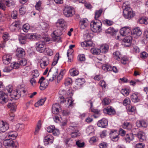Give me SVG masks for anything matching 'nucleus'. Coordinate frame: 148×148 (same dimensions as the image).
<instances>
[{"label":"nucleus","instance_id":"nucleus-1","mask_svg":"<svg viewBox=\"0 0 148 148\" xmlns=\"http://www.w3.org/2000/svg\"><path fill=\"white\" fill-rule=\"evenodd\" d=\"M122 8L123 10V16L126 18H130L133 17L134 14L130 8L128 1L125 2L123 3Z\"/></svg>","mask_w":148,"mask_h":148},{"label":"nucleus","instance_id":"nucleus-2","mask_svg":"<svg viewBox=\"0 0 148 148\" xmlns=\"http://www.w3.org/2000/svg\"><path fill=\"white\" fill-rule=\"evenodd\" d=\"M101 22L99 21L98 22H96L93 21L90 24V27L91 30L94 32H99L102 30Z\"/></svg>","mask_w":148,"mask_h":148},{"label":"nucleus","instance_id":"nucleus-3","mask_svg":"<svg viewBox=\"0 0 148 148\" xmlns=\"http://www.w3.org/2000/svg\"><path fill=\"white\" fill-rule=\"evenodd\" d=\"M63 13L66 17H71L75 14V10L72 7H66L63 10Z\"/></svg>","mask_w":148,"mask_h":148},{"label":"nucleus","instance_id":"nucleus-4","mask_svg":"<svg viewBox=\"0 0 148 148\" xmlns=\"http://www.w3.org/2000/svg\"><path fill=\"white\" fill-rule=\"evenodd\" d=\"M15 5L14 2L12 0H5L3 3L2 1L0 2V9L3 10L5 9L6 7L5 5L8 7H13Z\"/></svg>","mask_w":148,"mask_h":148},{"label":"nucleus","instance_id":"nucleus-5","mask_svg":"<svg viewBox=\"0 0 148 148\" xmlns=\"http://www.w3.org/2000/svg\"><path fill=\"white\" fill-rule=\"evenodd\" d=\"M62 34V32L60 29H57L53 31L51 34V36L53 40L55 41L60 42V36Z\"/></svg>","mask_w":148,"mask_h":148},{"label":"nucleus","instance_id":"nucleus-6","mask_svg":"<svg viewBox=\"0 0 148 148\" xmlns=\"http://www.w3.org/2000/svg\"><path fill=\"white\" fill-rule=\"evenodd\" d=\"M38 83L40 84V88L41 90H44L49 84L48 80L46 79L43 77H41Z\"/></svg>","mask_w":148,"mask_h":148},{"label":"nucleus","instance_id":"nucleus-7","mask_svg":"<svg viewBox=\"0 0 148 148\" xmlns=\"http://www.w3.org/2000/svg\"><path fill=\"white\" fill-rule=\"evenodd\" d=\"M36 48L37 51L39 52H44L45 50V43L41 41L38 42L36 44Z\"/></svg>","mask_w":148,"mask_h":148},{"label":"nucleus","instance_id":"nucleus-8","mask_svg":"<svg viewBox=\"0 0 148 148\" xmlns=\"http://www.w3.org/2000/svg\"><path fill=\"white\" fill-rule=\"evenodd\" d=\"M54 138L53 136L51 134H48L45 136L44 138L43 142L44 144L45 145H47L49 144H51L53 142Z\"/></svg>","mask_w":148,"mask_h":148},{"label":"nucleus","instance_id":"nucleus-9","mask_svg":"<svg viewBox=\"0 0 148 148\" xmlns=\"http://www.w3.org/2000/svg\"><path fill=\"white\" fill-rule=\"evenodd\" d=\"M119 133L116 130H112L110 133V137L111 140L113 141H116L119 138Z\"/></svg>","mask_w":148,"mask_h":148},{"label":"nucleus","instance_id":"nucleus-10","mask_svg":"<svg viewBox=\"0 0 148 148\" xmlns=\"http://www.w3.org/2000/svg\"><path fill=\"white\" fill-rule=\"evenodd\" d=\"M130 32L131 28L127 26L123 27L120 30V33L123 36H125L130 34Z\"/></svg>","mask_w":148,"mask_h":148},{"label":"nucleus","instance_id":"nucleus-11","mask_svg":"<svg viewBox=\"0 0 148 148\" xmlns=\"http://www.w3.org/2000/svg\"><path fill=\"white\" fill-rule=\"evenodd\" d=\"M3 145L6 148H13L14 143L13 141L10 139H6L3 140Z\"/></svg>","mask_w":148,"mask_h":148},{"label":"nucleus","instance_id":"nucleus-12","mask_svg":"<svg viewBox=\"0 0 148 148\" xmlns=\"http://www.w3.org/2000/svg\"><path fill=\"white\" fill-rule=\"evenodd\" d=\"M132 37L129 36L125 38L123 40V44L125 46L128 47L130 46L132 43Z\"/></svg>","mask_w":148,"mask_h":148},{"label":"nucleus","instance_id":"nucleus-13","mask_svg":"<svg viewBox=\"0 0 148 148\" xmlns=\"http://www.w3.org/2000/svg\"><path fill=\"white\" fill-rule=\"evenodd\" d=\"M87 103H89L90 105V109L91 111L94 113L95 114L93 115L94 117L96 118L99 116L100 115V111L97 109H95L93 108V103L90 100L89 101H87Z\"/></svg>","mask_w":148,"mask_h":148},{"label":"nucleus","instance_id":"nucleus-14","mask_svg":"<svg viewBox=\"0 0 148 148\" xmlns=\"http://www.w3.org/2000/svg\"><path fill=\"white\" fill-rule=\"evenodd\" d=\"M8 95L2 91H0V103L4 104L8 101Z\"/></svg>","mask_w":148,"mask_h":148},{"label":"nucleus","instance_id":"nucleus-15","mask_svg":"<svg viewBox=\"0 0 148 148\" xmlns=\"http://www.w3.org/2000/svg\"><path fill=\"white\" fill-rule=\"evenodd\" d=\"M9 128L8 123L6 121H0V130L2 132H5Z\"/></svg>","mask_w":148,"mask_h":148},{"label":"nucleus","instance_id":"nucleus-16","mask_svg":"<svg viewBox=\"0 0 148 148\" xmlns=\"http://www.w3.org/2000/svg\"><path fill=\"white\" fill-rule=\"evenodd\" d=\"M75 46L74 45H71L69 46V49L68 50L67 52V55L69 59L68 61L71 62L73 58V56L72 55L73 52L72 48Z\"/></svg>","mask_w":148,"mask_h":148},{"label":"nucleus","instance_id":"nucleus-17","mask_svg":"<svg viewBox=\"0 0 148 148\" xmlns=\"http://www.w3.org/2000/svg\"><path fill=\"white\" fill-rule=\"evenodd\" d=\"M49 63V62L48 58L46 56H44L40 61V66L42 68L45 69Z\"/></svg>","mask_w":148,"mask_h":148},{"label":"nucleus","instance_id":"nucleus-18","mask_svg":"<svg viewBox=\"0 0 148 148\" xmlns=\"http://www.w3.org/2000/svg\"><path fill=\"white\" fill-rule=\"evenodd\" d=\"M9 37V35L8 33L7 32H5L3 34V41H1L0 43V47L1 48H3L5 46V43L8 40V38Z\"/></svg>","mask_w":148,"mask_h":148},{"label":"nucleus","instance_id":"nucleus-19","mask_svg":"<svg viewBox=\"0 0 148 148\" xmlns=\"http://www.w3.org/2000/svg\"><path fill=\"white\" fill-rule=\"evenodd\" d=\"M108 123V120L105 118H103L99 121L97 123V125L99 127L102 128H106L107 126Z\"/></svg>","mask_w":148,"mask_h":148},{"label":"nucleus","instance_id":"nucleus-20","mask_svg":"<svg viewBox=\"0 0 148 148\" xmlns=\"http://www.w3.org/2000/svg\"><path fill=\"white\" fill-rule=\"evenodd\" d=\"M103 111L104 113H107L109 115H113L116 113V112L114 109L111 107L104 108L103 110Z\"/></svg>","mask_w":148,"mask_h":148},{"label":"nucleus","instance_id":"nucleus-21","mask_svg":"<svg viewBox=\"0 0 148 148\" xmlns=\"http://www.w3.org/2000/svg\"><path fill=\"white\" fill-rule=\"evenodd\" d=\"M69 94L68 95L69 96H71L73 95V94L71 92H70V91H69ZM74 101V100H73L71 97L66 98L65 99V101L67 102L69 107H71L73 106Z\"/></svg>","mask_w":148,"mask_h":148},{"label":"nucleus","instance_id":"nucleus-22","mask_svg":"<svg viewBox=\"0 0 148 148\" xmlns=\"http://www.w3.org/2000/svg\"><path fill=\"white\" fill-rule=\"evenodd\" d=\"M12 58L11 55L9 54L4 55L3 57V63L5 64H9L11 61Z\"/></svg>","mask_w":148,"mask_h":148},{"label":"nucleus","instance_id":"nucleus-23","mask_svg":"<svg viewBox=\"0 0 148 148\" xmlns=\"http://www.w3.org/2000/svg\"><path fill=\"white\" fill-rule=\"evenodd\" d=\"M25 54L24 50L22 48H18L16 51V55L19 58L23 56Z\"/></svg>","mask_w":148,"mask_h":148},{"label":"nucleus","instance_id":"nucleus-24","mask_svg":"<svg viewBox=\"0 0 148 148\" xmlns=\"http://www.w3.org/2000/svg\"><path fill=\"white\" fill-rule=\"evenodd\" d=\"M79 24L80 28L83 29L88 26L89 22L87 19L84 18L80 21Z\"/></svg>","mask_w":148,"mask_h":148},{"label":"nucleus","instance_id":"nucleus-25","mask_svg":"<svg viewBox=\"0 0 148 148\" xmlns=\"http://www.w3.org/2000/svg\"><path fill=\"white\" fill-rule=\"evenodd\" d=\"M60 108V106L59 104L56 103L53 104L52 107V112L54 114H57L59 112Z\"/></svg>","mask_w":148,"mask_h":148},{"label":"nucleus","instance_id":"nucleus-26","mask_svg":"<svg viewBox=\"0 0 148 148\" xmlns=\"http://www.w3.org/2000/svg\"><path fill=\"white\" fill-rule=\"evenodd\" d=\"M85 82V79L83 78H78L75 81V83L77 86L78 88H80L82 86Z\"/></svg>","mask_w":148,"mask_h":148},{"label":"nucleus","instance_id":"nucleus-27","mask_svg":"<svg viewBox=\"0 0 148 148\" xmlns=\"http://www.w3.org/2000/svg\"><path fill=\"white\" fill-rule=\"evenodd\" d=\"M18 135L16 131H10L7 134L8 137L11 139H15Z\"/></svg>","mask_w":148,"mask_h":148},{"label":"nucleus","instance_id":"nucleus-28","mask_svg":"<svg viewBox=\"0 0 148 148\" xmlns=\"http://www.w3.org/2000/svg\"><path fill=\"white\" fill-rule=\"evenodd\" d=\"M138 94V92H135L133 93L131 96V98L132 101L136 103L139 101Z\"/></svg>","mask_w":148,"mask_h":148},{"label":"nucleus","instance_id":"nucleus-29","mask_svg":"<svg viewBox=\"0 0 148 148\" xmlns=\"http://www.w3.org/2000/svg\"><path fill=\"white\" fill-rule=\"evenodd\" d=\"M139 32V28L136 27L132 30L131 31V34L132 35L134 38H138L139 37L138 33Z\"/></svg>","mask_w":148,"mask_h":148},{"label":"nucleus","instance_id":"nucleus-30","mask_svg":"<svg viewBox=\"0 0 148 148\" xmlns=\"http://www.w3.org/2000/svg\"><path fill=\"white\" fill-rule=\"evenodd\" d=\"M26 91V90L24 88H21L19 89H18L16 90V92L17 94L15 95V97H17V98H19L21 96V93L25 94Z\"/></svg>","mask_w":148,"mask_h":148},{"label":"nucleus","instance_id":"nucleus-31","mask_svg":"<svg viewBox=\"0 0 148 148\" xmlns=\"http://www.w3.org/2000/svg\"><path fill=\"white\" fill-rule=\"evenodd\" d=\"M124 139L127 143H129L134 139L133 134H127Z\"/></svg>","mask_w":148,"mask_h":148},{"label":"nucleus","instance_id":"nucleus-32","mask_svg":"<svg viewBox=\"0 0 148 148\" xmlns=\"http://www.w3.org/2000/svg\"><path fill=\"white\" fill-rule=\"evenodd\" d=\"M108 49L109 46L108 45L103 44L101 46L100 51V52L102 53H106L108 51Z\"/></svg>","mask_w":148,"mask_h":148},{"label":"nucleus","instance_id":"nucleus-33","mask_svg":"<svg viewBox=\"0 0 148 148\" xmlns=\"http://www.w3.org/2000/svg\"><path fill=\"white\" fill-rule=\"evenodd\" d=\"M123 127L128 130H131L132 128V125L130 122H124L122 125Z\"/></svg>","mask_w":148,"mask_h":148},{"label":"nucleus","instance_id":"nucleus-34","mask_svg":"<svg viewBox=\"0 0 148 148\" xmlns=\"http://www.w3.org/2000/svg\"><path fill=\"white\" fill-rule=\"evenodd\" d=\"M113 58L118 61H120L122 55L119 51H116L113 53Z\"/></svg>","mask_w":148,"mask_h":148},{"label":"nucleus","instance_id":"nucleus-35","mask_svg":"<svg viewBox=\"0 0 148 148\" xmlns=\"http://www.w3.org/2000/svg\"><path fill=\"white\" fill-rule=\"evenodd\" d=\"M46 100V98L44 97L39 100L35 104V107H38L39 106L42 105Z\"/></svg>","mask_w":148,"mask_h":148},{"label":"nucleus","instance_id":"nucleus-36","mask_svg":"<svg viewBox=\"0 0 148 148\" xmlns=\"http://www.w3.org/2000/svg\"><path fill=\"white\" fill-rule=\"evenodd\" d=\"M8 108L10 109L11 112H15L16 109V105L14 103H10L8 105Z\"/></svg>","mask_w":148,"mask_h":148},{"label":"nucleus","instance_id":"nucleus-37","mask_svg":"<svg viewBox=\"0 0 148 148\" xmlns=\"http://www.w3.org/2000/svg\"><path fill=\"white\" fill-rule=\"evenodd\" d=\"M70 73L71 76H75L78 75L79 74V72L76 69L73 68L71 69L69 71Z\"/></svg>","mask_w":148,"mask_h":148},{"label":"nucleus","instance_id":"nucleus-38","mask_svg":"<svg viewBox=\"0 0 148 148\" xmlns=\"http://www.w3.org/2000/svg\"><path fill=\"white\" fill-rule=\"evenodd\" d=\"M103 12V10L100 9L98 10H96L95 13V18L96 20L101 15Z\"/></svg>","mask_w":148,"mask_h":148},{"label":"nucleus","instance_id":"nucleus-39","mask_svg":"<svg viewBox=\"0 0 148 148\" xmlns=\"http://www.w3.org/2000/svg\"><path fill=\"white\" fill-rule=\"evenodd\" d=\"M59 53H57L54 58V59L52 63V65L53 66H55L57 64L59 58Z\"/></svg>","mask_w":148,"mask_h":148},{"label":"nucleus","instance_id":"nucleus-40","mask_svg":"<svg viewBox=\"0 0 148 148\" xmlns=\"http://www.w3.org/2000/svg\"><path fill=\"white\" fill-rule=\"evenodd\" d=\"M58 70L56 69V71L55 73L53 74L51 76H49V74H48L47 76V77H48V78L47 79H48V81H49L51 82L52 81L56 78V76L58 73Z\"/></svg>","mask_w":148,"mask_h":148},{"label":"nucleus","instance_id":"nucleus-41","mask_svg":"<svg viewBox=\"0 0 148 148\" xmlns=\"http://www.w3.org/2000/svg\"><path fill=\"white\" fill-rule=\"evenodd\" d=\"M41 1H39L38 2L36 3V4L35 6L36 9L39 12L41 11L42 10V7L41 6Z\"/></svg>","mask_w":148,"mask_h":148},{"label":"nucleus","instance_id":"nucleus-42","mask_svg":"<svg viewBox=\"0 0 148 148\" xmlns=\"http://www.w3.org/2000/svg\"><path fill=\"white\" fill-rule=\"evenodd\" d=\"M148 23V19L145 17H143L139 19V23L147 25Z\"/></svg>","mask_w":148,"mask_h":148},{"label":"nucleus","instance_id":"nucleus-43","mask_svg":"<svg viewBox=\"0 0 148 148\" xmlns=\"http://www.w3.org/2000/svg\"><path fill=\"white\" fill-rule=\"evenodd\" d=\"M18 26V24L17 22H14L10 25V29L12 31H14Z\"/></svg>","mask_w":148,"mask_h":148},{"label":"nucleus","instance_id":"nucleus-44","mask_svg":"<svg viewBox=\"0 0 148 148\" xmlns=\"http://www.w3.org/2000/svg\"><path fill=\"white\" fill-rule=\"evenodd\" d=\"M139 125L140 127H146L147 126V121L145 119H141L139 121Z\"/></svg>","mask_w":148,"mask_h":148},{"label":"nucleus","instance_id":"nucleus-45","mask_svg":"<svg viewBox=\"0 0 148 148\" xmlns=\"http://www.w3.org/2000/svg\"><path fill=\"white\" fill-rule=\"evenodd\" d=\"M102 68L106 71H111V66L109 64H105L103 65Z\"/></svg>","mask_w":148,"mask_h":148},{"label":"nucleus","instance_id":"nucleus-46","mask_svg":"<svg viewBox=\"0 0 148 148\" xmlns=\"http://www.w3.org/2000/svg\"><path fill=\"white\" fill-rule=\"evenodd\" d=\"M80 134L78 130L73 132L71 134V137L73 138H75L77 136H79Z\"/></svg>","mask_w":148,"mask_h":148},{"label":"nucleus","instance_id":"nucleus-47","mask_svg":"<svg viewBox=\"0 0 148 148\" xmlns=\"http://www.w3.org/2000/svg\"><path fill=\"white\" fill-rule=\"evenodd\" d=\"M91 52L94 55H99L100 53V49L97 48H93L91 49Z\"/></svg>","mask_w":148,"mask_h":148},{"label":"nucleus","instance_id":"nucleus-48","mask_svg":"<svg viewBox=\"0 0 148 148\" xmlns=\"http://www.w3.org/2000/svg\"><path fill=\"white\" fill-rule=\"evenodd\" d=\"M25 126L23 124L18 123L16 124V129L18 131H20L23 129Z\"/></svg>","mask_w":148,"mask_h":148},{"label":"nucleus","instance_id":"nucleus-49","mask_svg":"<svg viewBox=\"0 0 148 148\" xmlns=\"http://www.w3.org/2000/svg\"><path fill=\"white\" fill-rule=\"evenodd\" d=\"M130 91L128 89L124 88L121 90V93L125 96H127L129 94Z\"/></svg>","mask_w":148,"mask_h":148},{"label":"nucleus","instance_id":"nucleus-50","mask_svg":"<svg viewBox=\"0 0 148 148\" xmlns=\"http://www.w3.org/2000/svg\"><path fill=\"white\" fill-rule=\"evenodd\" d=\"M94 131V130L93 127L92 126H90L88 127L86 130V133L89 134H90L93 132Z\"/></svg>","mask_w":148,"mask_h":148},{"label":"nucleus","instance_id":"nucleus-51","mask_svg":"<svg viewBox=\"0 0 148 148\" xmlns=\"http://www.w3.org/2000/svg\"><path fill=\"white\" fill-rule=\"evenodd\" d=\"M26 36H21L19 38V42L22 44H25L26 42Z\"/></svg>","mask_w":148,"mask_h":148},{"label":"nucleus","instance_id":"nucleus-52","mask_svg":"<svg viewBox=\"0 0 148 148\" xmlns=\"http://www.w3.org/2000/svg\"><path fill=\"white\" fill-rule=\"evenodd\" d=\"M39 75V73L38 70H34L32 71V75L34 78H36Z\"/></svg>","mask_w":148,"mask_h":148},{"label":"nucleus","instance_id":"nucleus-53","mask_svg":"<svg viewBox=\"0 0 148 148\" xmlns=\"http://www.w3.org/2000/svg\"><path fill=\"white\" fill-rule=\"evenodd\" d=\"M72 81L71 78L69 77H67L66 78L65 82L64 84L66 86H68L70 84H72Z\"/></svg>","mask_w":148,"mask_h":148},{"label":"nucleus","instance_id":"nucleus-54","mask_svg":"<svg viewBox=\"0 0 148 148\" xmlns=\"http://www.w3.org/2000/svg\"><path fill=\"white\" fill-rule=\"evenodd\" d=\"M44 52L46 54L50 56L53 55V52L51 49L46 47L45 50Z\"/></svg>","mask_w":148,"mask_h":148},{"label":"nucleus","instance_id":"nucleus-55","mask_svg":"<svg viewBox=\"0 0 148 148\" xmlns=\"http://www.w3.org/2000/svg\"><path fill=\"white\" fill-rule=\"evenodd\" d=\"M127 108L129 112H134L136 110L135 107L131 105H130L128 107H127Z\"/></svg>","mask_w":148,"mask_h":148},{"label":"nucleus","instance_id":"nucleus-56","mask_svg":"<svg viewBox=\"0 0 148 148\" xmlns=\"http://www.w3.org/2000/svg\"><path fill=\"white\" fill-rule=\"evenodd\" d=\"M30 29V26L29 24L26 23L23 27V29L25 32H27Z\"/></svg>","mask_w":148,"mask_h":148},{"label":"nucleus","instance_id":"nucleus-57","mask_svg":"<svg viewBox=\"0 0 148 148\" xmlns=\"http://www.w3.org/2000/svg\"><path fill=\"white\" fill-rule=\"evenodd\" d=\"M145 138V133L142 132H139V141L143 142Z\"/></svg>","mask_w":148,"mask_h":148},{"label":"nucleus","instance_id":"nucleus-58","mask_svg":"<svg viewBox=\"0 0 148 148\" xmlns=\"http://www.w3.org/2000/svg\"><path fill=\"white\" fill-rule=\"evenodd\" d=\"M27 38L29 39H35L36 38V35L32 34H28L26 35Z\"/></svg>","mask_w":148,"mask_h":148},{"label":"nucleus","instance_id":"nucleus-59","mask_svg":"<svg viewBox=\"0 0 148 148\" xmlns=\"http://www.w3.org/2000/svg\"><path fill=\"white\" fill-rule=\"evenodd\" d=\"M27 62L26 59L25 58L22 59L19 62V64L22 66H24L27 64Z\"/></svg>","mask_w":148,"mask_h":148},{"label":"nucleus","instance_id":"nucleus-60","mask_svg":"<svg viewBox=\"0 0 148 148\" xmlns=\"http://www.w3.org/2000/svg\"><path fill=\"white\" fill-rule=\"evenodd\" d=\"M8 136L7 134H6L4 132H0V139L1 140H4Z\"/></svg>","mask_w":148,"mask_h":148},{"label":"nucleus","instance_id":"nucleus-61","mask_svg":"<svg viewBox=\"0 0 148 148\" xmlns=\"http://www.w3.org/2000/svg\"><path fill=\"white\" fill-rule=\"evenodd\" d=\"M26 11V10L25 8L23 6H21L20 8L19 9L20 13L21 15H24Z\"/></svg>","mask_w":148,"mask_h":148},{"label":"nucleus","instance_id":"nucleus-62","mask_svg":"<svg viewBox=\"0 0 148 148\" xmlns=\"http://www.w3.org/2000/svg\"><path fill=\"white\" fill-rule=\"evenodd\" d=\"M131 101L130 99L128 98H126L123 101V104L125 106L127 105H130Z\"/></svg>","mask_w":148,"mask_h":148},{"label":"nucleus","instance_id":"nucleus-63","mask_svg":"<svg viewBox=\"0 0 148 148\" xmlns=\"http://www.w3.org/2000/svg\"><path fill=\"white\" fill-rule=\"evenodd\" d=\"M76 144L78 147H82L84 146V143L82 142L81 140H78L76 142Z\"/></svg>","mask_w":148,"mask_h":148},{"label":"nucleus","instance_id":"nucleus-64","mask_svg":"<svg viewBox=\"0 0 148 148\" xmlns=\"http://www.w3.org/2000/svg\"><path fill=\"white\" fill-rule=\"evenodd\" d=\"M110 99L107 98H104L102 101L103 104L104 105H108L110 102Z\"/></svg>","mask_w":148,"mask_h":148}]
</instances>
